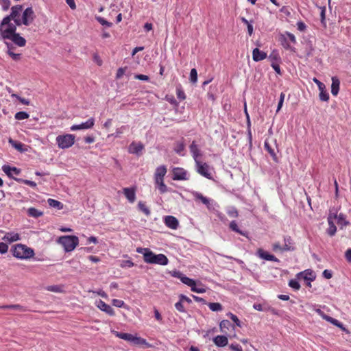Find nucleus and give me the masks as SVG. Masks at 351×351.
Masks as SVG:
<instances>
[{"label":"nucleus","instance_id":"473e14b6","mask_svg":"<svg viewBox=\"0 0 351 351\" xmlns=\"http://www.w3.org/2000/svg\"><path fill=\"white\" fill-rule=\"evenodd\" d=\"M47 202L51 207L56 208L58 210L63 208V204L58 200L53 199H48Z\"/></svg>","mask_w":351,"mask_h":351},{"label":"nucleus","instance_id":"dca6fc26","mask_svg":"<svg viewBox=\"0 0 351 351\" xmlns=\"http://www.w3.org/2000/svg\"><path fill=\"white\" fill-rule=\"evenodd\" d=\"M154 257L153 264L167 265L169 263L167 257L163 254H155Z\"/></svg>","mask_w":351,"mask_h":351},{"label":"nucleus","instance_id":"864d4df0","mask_svg":"<svg viewBox=\"0 0 351 351\" xmlns=\"http://www.w3.org/2000/svg\"><path fill=\"white\" fill-rule=\"evenodd\" d=\"M120 266L121 267H132L134 266V263L130 260H123L121 261Z\"/></svg>","mask_w":351,"mask_h":351},{"label":"nucleus","instance_id":"f704fd0d","mask_svg":"<svg viewBox=\"0 0 351 351\" xmlns=\"http://www.w3.org/2000/svg\"><path fill=\"white\" fill-rule=\"evenodd\" d=\"M167 173V168L165 166H160L156 169L155 177L164 178Z\"/></svg>","mask_w":351,"mask_h":351},{"label":"nucleus","instance_id":"f03ea898","mask_svg":"<svg viewBox=\"0 0 351 351\" xmlns=\"http://www.w3.org/2000/svg\"><path fill=\"white\" fill-rule=\"evenodd\" d=\"M14 256L20 259H27L34 255V250L23 244H17L13 250Z\"/></svg>","mask_w":351,"mask_h":351},{"label":"nucleus","instance_id":"7c9ffc66","mask_svg":"<svg viewBox=\"0 0 351 351\" xmlns=\"http://www.w3.org/2000/svg\"><path fill=\"white\" fill-rule=\"evenodd\" d=\"M193 194L195 199L200 200L204 204L206 205L208 208L209 207L210 201L207 197L203 196L198 192H194Z\"/></svg>","mask_w":351,"mask_h":351},{"label":"nucleus","instance_id":"9b49d317","mask_svg":"<svg viewBox=\"0 0 351 351\" xmlns=\"http://www.w3.org/2000/svg\"><path fill=\"white\" fill-rule=\"evenodd\" d=\"M173 179L174 180H185L186 178V171L182 169L176 167L173 169Z\"/></svg>","mask_w":351,"mask_h":351},{"label":"nucleus","instance_id":"c9c22d12","mask_svg":"<svg viewBox=\"0 0 351 351\" xmlns=\"http://www.w3.org/2000/svg\"><path fill=\"white\" fill-rule=\"evenodd\" d=\"M328 228L326 230V232L328 233V234L330 237H332L335 234L336 232H337V228L335 225V223L334 221H330L329 220V221H328Z\"/></svg>","mask_w":351,"mask_h":351},{"label":"nucleus","instance_id":"5701e85b","mask_svg":"<svg viewBox=\"0 0 351 351\" xmlns=\"http://www.w3.org/2000/svg\"><path fill=\"white\" fill-rule=\"evenodd\" d=\"M189 148L191 153L192 154L193 158H194L195 161L197 162V160H199L198 157L201 156V153L197 147V145L195 143V141H193Z\"/></svg>","mask_w":351,"mask_h":351},{"label":"nucleus","instance_id":"72a5a7b5","mask_svg":"<svg viewBox=\"0 0 351 351\" xmlns=\"http://www.w3.org/2000/svg\"><path fill=\"white\" fill-rule=\"evenodd\" d=\"M337 219V223L339 226H341V228H343V226H346L350 223L349 221L346 220V216L342 213H340L338 215V217Z\"/></svg>","mask_w":351,"mask_h":351},{"label":"nucleus","instance_id":"f257e3e1","mask_svg":"<svg viewBox=\"0 0 351 351\" xmlns=\"http://www.w3.org/2000/svg\"><path fill=\"white\" fill-rule=\"evenodd\" d=\"M12 12L10 15L3 18L1 23L0 24V29L5 26L6 23H9L11 20H13L15 24L20 26L22 24L21 19L20 18L21 12L23 10V6L17 5L12 8Z\"/></svg>","mask_w":351,"mask_h":351},{"label":"nucleus","instance_id":"20e7f679","mask_svg":"<svg viewBox=\"0 0 351 351\" xmlns=\"http://www.w3.org/2000/svg\"><path fill=\"white\" fill-rule=\"evenodd\" d=\"M56 142L59 148L67 149L74 144L75 136L70 134L59 135L56 137Z\"/></svg>","mask_w":351,"mask_h":351},{"label":"nucleus","instance_id":"aec40b11","mask_svg":"<svg viewBox=\"0 0 351 351\" xmlns=\"http://www.w3.org/2000/svg\"><path fill=\"white\" fill-rule=\"evenodd\" d=\"M143 145L141 143H132L129 146V152L139 154L143 149Z\"/></svg>","mask_w":351,"mask_h":351},{"label":"nucleus","instance_id":"3c124183","mask_svg":"<svg viewBox=\"0 0 351 351\" xmlns=\"http://www.w3.org/2000/svg\"><path fill=\"white\" fill-rule=\"evenodd\" d=\"M46 289L49 291L58 293L61 292V288L58 285H51L46 287Z\"/></svg>","mask_w":351,"mask_h":351},{"label":"nucleus","instance_id":"f8f14e48","mask_svg":"<svg viewBox=\"0 0 351 351\" xmlns=\"http://www.w3.org/2000/svg\"><path fill=\"white\" fill-rule=\"evenodd\" d=\"M256 254L258 256V257H260L262 259L269 261L279 262V260L276 256H274L272 254H268L267 252H265L261 248L258 249Z\"/></svg>","mask_w":351,"mask_h":351},{"label":"nucleus","instance_id":"6ab92c4d","mask_svg":"<svg viewBox=\"0 0 351 351\" xmlns=\"http://www.w3.org/2000/svg\"><path fill=\"white\" fill-rule=\"evenodd\" d=\"M2 169L10 178H13L14 175H19L21 172L20 169L16 167H11L8 165L3 166Z\"/></svg>","mask_w":351,"mask_h":351},{"label":"nucleus","instance_id":"bb28decb","mask_svg":"<svg viewBox=\"0 0 351 351\" xmlns=\"http://www.w3.org/2000/svg\"><path fill=\"white\" fill-rule=\"evenodd\" d=\"M7 47H8V53L9 56L14 60H19L21 58V53H15L13 52L14 46L8 43H5Z\"/></svg>","mask_w":351,"mask_h":351},{"label":"nucleus","instance_id":"680f3d73","mask_svg":"<svg viewBox=\"0 0 351 351\" xmlns=\"http://www.w3.org/2000/svg\"><path fill=\"white\" fill-rule=\"evenodd\" d=\"M230 349L232 351H243L242 348L239 344L232 343L230 345Z\"/></svg>","mask_w":351,"mask_h":351},{"label":"nucleus","instance_id":"69168bd1","mask_svg":"<svg viewBox=\"0 0 351 351\" xmlns=\"http://www.w3.org/2000/svg\"><path fill=\"white\" fill-rule=\"evenodd\" d=\"M297 26H298V30H300V32H304L306 28V25L302 21L298 22Z\"/></svg>","mask_w":351,"mask_h":351},{"label":"nucleus","instance_id":"c756f323","mask_svg":"<svg viewBox=\"0 0 351 351\" xmlns=\"http://www.w3.org/2000/svg\"><path fill=\"white\" fill-rule=\"evenodd\" d=\"M112 332L117 337L132 343V338H133L134 335H132L131 334H128V333L119 332L117 331H112Z\"/></svg>","mask_w":351,"mask_h":351},{"label":"nucleus","instance_id":"79ce46f5","mask_svg":"<svg viewBox=\"0 0 351 351\" xmlns=\"http://www.w3.org/2000/svg\"><path fill=\"white\" fill-rule=\"evenodd\" d=\"M138 207L139 210H141L143 213H145L147 216H149L150 215V210L147 207L145 203L139 202L138 204Z\"/></svg>","mask_w":351,"mask_h":351},{"label":"nucleus","instance_id":"39448f33","mask_svg":"<svg viewBox=\"0 0 351 351\" xmlns=\"http://www.w3.org/2000/svg\"><path fill=\"white\" fill-rule=\"evenodd\" d=\"M16 24L11 23L9 22V23H6L4 27L0 29V33L3 39L9 38L10 36L12 34H16Z\"/></svg>","mask_w":351,"mask_h":351},{"label":"nucleus","instance_id":"09e8293b","mask_svg":"<svg viewBox=\"0 0 351 351\" xmlns=\"http://www.w3.org/2000/svg\"><path fill=\"white\" fill-rule=\"evenodd\" d=\"M265 148L267 150V152L270 154V155L275 159L276 158L274 150L270 147L269 143L265 141L264 144Z\"/></svg>","mask_w":351,"mask_h":351},{"label":"nucleus","instance_id":"6e6552de","mask_svg":"<svg viewBox=\"0 0 351 351\" xmlns=\"http://www.w3.org/2000/svg\"><path fill=\"white\" fill-rule=\"evenodd\" d=\"M136 252L138 253L143 254V259L144 261L147 263L153 264V260L154 256H155V254L153 253L148 248H137Z\"/></svg>","mask_w":351,"mask_h":351},{"label":"nucleus","instance_id":"4be33fe9","mask_svg":"<svg viewBox=\"0 0 351 351\" xmlns=\"http://www.w3.org/2000/svg\"><path fill=\"white\" fill-rule=\"evenodd\" d=\"M123 193L130 202L133 203L135 201L136 194L134 189L124 188Z\"/></svg>","mask_w":351,"mask_h":351},{"label":"nucleus","instance_id":"49530a36","mask_svg":"<svg viewBox=\"0 0 351 351\" xmlns=\"http://www.w3.org/2000/svg\"><path fill=\"white\" fill-rule=\"evenodd\" d=\"M96 19L101 25L106 26L107 27H110L112 25V23L107 21L101 16H97Z\"/></svg>","mask_w":351,"mask_h":351},{"label":"nucleus","instance_id":"774afa93","mask_svg":"<svg viewBox=\"0 0 351 351\" xmlns=\"http://www.w3.org/2000/svg\"><path fill=\"white\" fill-rule=\"evenodd\" d=\"M346 258L348 262H351V248L348 249L346 252Z\"/></svg>","mask_w":351,"mask_h":351},{"label":"nucleus","instance_id":"412c9836","mask_svg":"<svg viewBox=\"0 0 351 351\" xmlns=\"http://www.w3.org/2000/svg\"><path fill=\"white\" fill-rule=\"evenodd\" d=\"M267 57V53L260 51L258 48H255L252 51V58L254 61L258 62L264 60Z\"/></svg>","mask_w":351,"mask_h":351},{"label":"nucleus","instance_id":"2f4dec72","mask_svg":"<svg viewBox=\"0 0 351 351\" xmlns=\"http://www.w3.org/2000/svg\"><path fill=\"white\" fill-rule=\"evenodd\" d=\"M319 99L321 101H327L329 99V95L326 90L325 85L322 86V88H319Z\"/></svg>","mask_w":351,"mask_h":351},{"label":"nucleus","instance_id":"052dcab7","mask_svg":"<svg viewBox=\"0 0 351 351\" xmlns=\"http://www.w3.org/2000/svg\"><path fill=\"white\" fill-rule=\"evenodd\" d=\"M175 307L180 312H184L185 311L184 306L182 304V302L180 301V302L176 303Z\"/></svg>","mask_w":351,"mask_h":351},{"label":"nucleus","instance_id":"2eb2a0df","mask_svg":"<svg viewBox=\"0 0 351 351\" xmlns=\"http://www.w3.org/2000/svg\"><path fill=\"white\" fill-rule=\"evenodd\" d=\"M8 39L11 40L15 45L19 47H24L26 44V40L17 33L10 36Z\"/></svg>","mask_w":351,"mask_h":351},{"label":"nucleus","instance_id":"c85d7f7f","mask_svg":"<svg viewBox=\"0 0 351 351\" xmlns=\"http://www.w3.org/2000/svg\"><path fill=\"white\" fill-rule=\"evenodd\" d=\"M284 241L285 244L282 246L285 252L294 250V247L292 246V240L290 237H285Z\"/></svg>","mask_w":351,"mask_h":351},{"label":"nucleus","instance_id":"ddd939ff","mask_svg":"<svg viewBox=\"0 0 351 351\" xmlns=\"http://www.w3.org/2000/svg\"><path fill=\"white\" fill-rule=\"evenodd\" d=\"M97 306L99 308L101 311L106 313L109 315H114V311L113 308L108 304H106L102 300H99L97 302Z\"/></svg>","mask_w":351,"mask_h":351},{"label":"nucleus","instance_id":"0eeeda50","mask_svg":"<svg viewBox=\"0 0 351 351\" xmlns=\"http://www.w3.org/2000/svg\"><path fill=\"white\" fill-rule=\"evenodd\" d=\"M35 17L34 12L32 8H26L22 16V24H24L25 25H29L30 23H32Z\"/></svg>","mask_w":351,"mask_h":351},{"label":"nucleus","instance_id":"37998d69","mask_svg":"<svg viewBox=\"0 0 351 351\" xmlns=\"http://www.w3.org/2000/svg\"><path fill=\"white\" fill-rule=\"evenodd\" d=\"M230 228L232 230H233V231H234V232H237V233H239V234H240L241 235H243V236L245 235V234L238 228V226H237V224L235 221H232L230 222Z\"/></svg>","mask_w":351,"mask_h":351},{"label":"nucleus","instance_id":"393cba45","mask_svg":"<svg viewBox=\"0 0 351 351\" xmlns=\"http://www.w3.org/2000/svg\"><path fill=\"white\" fill-rule=\"evenodd\" d=\"M20 237L18 233L14 232H8L5 234V236L2 238L3 241H9L10 243L19 240Z\"/></svg>","mask_w":351,"mask_h":351},{"label":"nucleus","instance_id":"7ed1b4c3","mask_svg":"<svg viewBox=\"0 0 351 351\" xmlns=\"http://www.w3.org/2000/svg\"><path fill=\"white\" fill-rule=\"evenodd\" d=\"M58 241L66 252H71L78 245L79 240L76 236H62Z\"/></svg>","mask_w":351,"mask_h":351},{"label":"nucleus","instance_id":"13d9d810","mask_svg":"<svg viewBox=\"0 0 351 351\" xmlns=\"http://www.w3.org/2000/svg\"><path fill=\"white\" fill-rule=\"evenodd\" d=\"M112 303L114 306H117V307H122L124 305V302L123 300H117V299L112 300Z\"/></svg>","mask_w":351,"mask_h":351},{"label":"nucleus","instance_id":"0e129e2a","mask_svg":"<svg viewBox=\"0 0 351 351\" xmlns=\"http://www.w3.org/2000/svg\"><path fill=\"white\" fill-rule=\"evenodd\" d=\"M125 69H126V68H119L117 70L116 77L117 79L121 78L124 75Z\"/></svg>","mask_w":351,"mask_h":351},{"label":"nucleus","instance_id":"cd10ccee","mask_svg":"<svg viewBox=\"0 0 351 351\" xmlns=\"http://www.w3.org/2000/svg\"><path fill=\"white\" fill-rule=\"evenodd\" d=\"M298 276L302 277L304 280L309 281H313L315 278L313 272L311 270H306L303 272H300Z\"/></svg>","mask_w":351,"mask_h":351},{"label":"nucleus","instance_id":"f3484780","mask_svg":"<svg viewBox=\"0 0 351 351\" xmlns=\"http://www.w3.org/2000/svg\"><path fill=\"white\" fill-rule=\"evenodd\" d=\"M8 142L14 149L21 153L26 152L27 151V146L21 142L14 141L12 138H10Z\"/></svg>","mask_w":351,"mask_h":351},{"label":"nucleus","instance_id":"603ef678","mask_svg":"<svg viewBox=\"0 0 351 351\" xmlns=\"http://www.w3.org/2000/svg\"><path fill=\"white\" fill-rule=\"evenodd\" d=\"M289 285L295 290H299L300 288V285L296 280H291L289 282Z\"/></svg>","mask_w":351,"mask_h":351},{"label":"nucleus","instance_id":"e433bc0d","mask_svg":"<svg viewBox=\"0 0 351 351\" xmlns=\"http://www.w3.org/2000/svg\"><path fill=\"white\" fill-rule=\"evenodd\" d=\"M27 213L29 216L34 217H38L43 215V212L38 210L35 208H29L27 210Z\"/></svg>","mask_w":351,"mask_h":351},{"label":"nucleus","instance_id":"5fc2aeb1","mask_svg":"<svg viewBox=\"0 0 351 351\" xmlns=\"http://www.w3.org/2000/svg\"><path fill=\"white\" fill-rule=\"evenodd\" d=\"M272 249L274 252H285L283 250V246L281 245L278 242L273 243Z\"/></svg>","mask_w":351,"mask_h":351},{"label":"nucleus","instance_id":"6e6d98bb","mask_svg":"<svg viewBox=\"0 0 351 351\" xmlns=\"http://www.w3.org/2000/svg\"><path fill=\"white\" fill-rule=\"evenodd\" d=\"M325 320L336 326H339V324L340 323L337 319L330 316H328V317H325Z\"/></svg>","mask_w":351,"mask_h":351},{"label":"nucleus","instance_id":"a878e982","mask_svg":"<svg viewBox=\"0 0 351 351\" xmlns=\"http://www.w3.org/2000/svg\"><path fill=\"white\" fill-rule=\"evenodd\" d=\"M132 343L136 346H145L147 348L151 347V345L145 339L140 337L134 336Z\"/></svg>","mask_w":351,"mask_h":351},{"label":"nucleus","instance_id":"b1692460","mask_svg":"<svg viewBox=\"0 0 351 351\" xmlns=\"http://www.w3.org/2000/svg\"><path fill=\"white\" fill-rule=\"evenodd\" d=\"M340 81L337 77H332L331 93L336 96L339 90Z\"/></svg>","mask_w":351,"mask_h":351},{"label":"nucleus","instance_id":"4c0bfd02","mask_svg":"<svg viewBox=\"0 0 351 351\" xmlns=\"http://www.w3.org/2000/svg\"><path fill=\"white\" fill-rule=\"evenodd\" d=\"M338 210L337 209L333 208H331L330 210H329V214H328V221H329V220L330 221H334V219H337V217H338Z\"/></svg>","mask_w":351,"mask_h":351},{"label":"nucleus","instance_id":"338daca9","mask_svg":"<svg viewBox=\"0 0 351 351\" xmlns=\"http://www.w3.org/2000/svg\"><path fill=\"white\" fill-rule=\"evenodd\" d=\"M323 276L326 279H330L332 278V273L328 269H325L323 273Z\"/></svg>","mask_w":351,"mask_h":351},{"label":"nucleus","instance_id":"a19ab883","mask_svg":"<svg viewBox=\"0 0 351 351\" xmlns=\"http://www.w3.org/2000/svg\"><path fill=\"white\" fill-rule=\"evenodd\" d=\"M231 326V323L228 320H222L219 324V328L222 332H226V329Z\"/></svg>","mask_w":351,"mask_h":351},{"label":"nucleus","instance_id":"a18cd8bd","mask_svg":"<svg viewBox=\"0 0 351 351\" xmlns=\"http://www.w3.org/2000/svg\"><path fill=\"white\" fill-rule=\"evenodd\" d=\"M190 81L191 83L195 84L197 81V72L195 69H192L190 73Z\"/></svg>","mask_w":351,"mask_h":351},{"label":"nucleus","instance_id":"1a4fd4ad","mask_svg":"<svg viewBox=\"0 0 351 351\" xmlns=\"http://www.w3.org/2000/svg\"><path fill=\"white\" fill-rule=\"evenodd\" d=\"M172 276L176 277V278H179L182 283H184V284L188 285L189 287H190L191 288V289H193V287L194 286L196 285V282H195V281L194 280L191 279V278L184 276L180 271H173V273L172 274Z\"/></svg>","mask_w":351,"mask_h":351},{"label":"nucleus","instance_id":"de8ad7c7","mask_svg":"<svg viewBox=\"0 0 351 351\" xmlns=\"http://www.w3.org/2000/svg\"><path fill=\"white\" fill-rule=\"evenodd\" d=\"M14 179L18 182L24 183V184H25L27 185H29V186H30L32 187H36V182H34L33 181L28 180H23V179H21V178H14Z\"/></svg>","mask_w":351,"mask_h":351},{"label":"nucleus","instance_id":"a211bd4d","mask_svg":"<svg viewBox=\"0 0 351 351\" xmlns=\"http://www.w3.org/2000/svg\"><path fill=\"white\" fill-rule=\"evenodd\" d=\"M213 342L218 347H224L228 345V339L226 336L217 335L213 339Z\"/></svg>","mask_w":351,"mask_h":351},{"label":"nucleus","instance_id":"4d7b16f0","mask_svg":"<svg viewBox=\"0 0 351 351\" xmlns=\"http://www.w3.org/2000/svg\"><path fill=\"white\" fill-rule=\"evenodd\" d=\"M1 3L2 5L3 10H7L10 5V0H1Z\"/></svg>","mask_w":351,"mask_h":351},{"label":"nucleus","instance_id":"4468645a","mask_svg":"<svg viewBox=\"0 0 351 351\" xmlns=\"http://www.w3.org/2000/svg\"><path fill=\"white\" fill-rule=\"evenodd\" d=\"M165 225L173 230H176L178 227V220L173 216H166L165 217Z\"/></svg>","mask_w":351,"mask_h":351},{"label":"nucleus","instance_id":"ea45409f","mask_svg":"<svg viewBox=\"0 0 351 351\" xmlns=\"http://www.w3.org/2000/svg\"><path fill=\"white\" fill-rule=\"evenodd\" d=\"M175 152L179 155L184 156V145L182 142H178L174 148Z\"/></svg>","mask_w":351,"mask_h":351},{"label":"nucleus","instance_id":"e2e57ef3","mask_svg":"<svg viewBox=\"0 0 351 351\" xmlns=\"http://www.w3.org/2000/svg\"><path fill=\"white\" fill-rule=\"evenodd\" d=\"M228 215L231 217H238V212L235 208H231L228 211Z\"/></svg>","mask_w":351,"mask_h":351},{"label":"nucleus","instance_id":"c03bdc74","mask_svg":"<svg viewBox=\"0 0 351 351\" xmlns=\"http://www.w3.org/2000/svg\"><path fill=\"white\" fill-rule=\"evenodd\" d=\"M15 119L17 120H23L29 117V114L23 111L18 112L15 114Z\"/></svg>","mask_w":351,"mask_h":351},{"label":"nucleus","instance_id":"9d476101","mask_svg":"<svg viewBox=\"0 0 351 351\" xmlns=\"http://www.w3.org/2000/svg\"><path fill=\"white\" fill-rule=\"evenodd\" d=\"M95 123V119L93 118L89 119L87 121L82 123L79 125H73L71 127V130L75 131L78 130H86L92 128Z\"/></svg>","mask_w":351,"mask_h":351},{"label":"nucleus","instance_id":"423d86ee","mask_svg":"<svg viewBox=\"0 0 351 351\" xmlns=\"http://www.w3.org/2000/svg\"><path fill=\"white\" fill-rule=\"evenodd\" d=\"M197 171L206 178L211 179V173L210 172V167L205 162H202L199 160L195 162Z\"/></svg>","mask_w":351,"mask_h":351},{"label":"nucleus","instance_id":"bf43d9fd","mask_svg":"<svg viewBox=\"0 0 351 351\" xmlns=\"http://www.w3.org/2000/svg\"><path fill=\"white\" fill-rule=\"evenodd\" d=\"M8 246L4 243H0V254H5L8 252Z\"/></svg>","mask_w":351,"mask_h":351},{"label":"nucleus","instance_id":"8fccbe9b","mask_svg":"<svg viewBox=\"0 0 351 351\" xmlns=\"http://www.w3.org/2000/svg\"><path fill=\"white\" fill-rule=\"evenodd\" d=\"M227 316H228L237 326L241 327V322L235 315L232 313H228Z\"/></svg>","mask_w":351,"mask_h":351},{"label":"nucleus","instance_id":"58836bf2","mask_svg":"<svg viewBox=\"0 0 351 351\" xmlns=\"http://www.w3.org/2000/svg\"><path fill=\"white\" fill-rule=\"evenodd\" d=\"M208 305L212 311H221L223 309L222 305L218 302H210Z\"/></svg>","mask_w":351,"mask_h":351}]
</instances>
